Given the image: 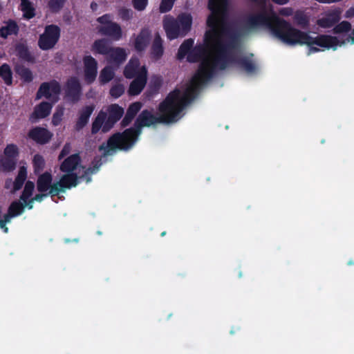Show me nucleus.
I'll list each match as a JSON object with an SVG mask.
<instances>
[{"mask_svg":"<svg viewBox=\"0 0 354 354\" xmlns=\"http://www.w3.org/2000/svg\"><path fill=\"white\" fill-rule=\"evenodd\" d=\"M114 75L115 73L113 69L109 66H105L100 71L99 81L101 84H106L113 80Z\"/></svg>","mask_w":354,"mask_h":354,"instance_id":"obj_32","label":"nucleus"},{"mask_svg":"<svg viewBox=\"0 0 354 354\" xmlns=\"http://www.w3.org/2000/svg\"><path fill=\"white\" fill-rule=\"evenodd\" d=\"M19 30V28L17 22L14 20L10 19L6 23V26H2L0 28V36L2 38L6 39L9 35H17Z\"/></svg>","mask_w":354,"mask_h":354,"instance_id":"obj_26","label":"nucleus"},{"mask_svg":"<svg viewBox=\"0 0 354 354\" xmlns=\"http://www.w3.org/2000/svg\"><path fill=\"white\" fill-rule=\"evenodd\" d=\"M134 118H135V116L126 112L124 118H122V120L120 122V128L123 129V128L128 127L132 122V121L133 120Z\"/></svg>","mask_w":354,"mask_h":354,"instance_id":"obj_48","label":"nucleus"},{"mask_svg":"<svg viewBox=\"0 0 354 354\" xmlns=\"http://www.w3.org/2000/svg\"><path fill=\"white\" fill-rule=\"evenodd\" d=\"M84 66V80L88 84L93 83L97 74V62L91 55L83 57Z\"/></svg>","mask_w":354,"mask_h":354,"instance_id":"obj_12","label":"nucleus"},{"mask_svg":"<svg viewBox=\"0 0 354 354\" xmlns=\"http://www.w3.org/2000/svg\"><path fill=\"white\" fill-rule=\"evenodd\" d=\"M6 223H0V230L3 232V233H8V227L6 226Z\"/></svg>","mask_w":354,"mask_h":354,"instance_id":"obj_53","label":"nucleus"},{"mask_svg":"<svg viewBox=\"0 0 354 354\" xmlns=\"http://www.w3.org/2000/svg\"><path fill=\"white\" fill-rule=\"evenodd\" d=\"M251 1L261 5L262 8L259 12L249 14L244 18L242 29L246 33L265 27L271 32L273 36L283 43L290 45L306 44L308 46L309 55L320 50L318 48L313 46L314 45L326 49L336 50L337 46L345 44L344 41L340 42L336 37L328 35H319L313 37L307 32L293 28L290 22L278 17L272 8L268 11L266 8V0Z\"/></svg>","mask_w":354,"mask_h":354,"instance_id":"obj_3","label":"nucleus"},{"mask_svg":"<svg viewBox=\"0 0 354 354\" xmlns=\"http://www.w3.org/2000/svg\"><path fill=\"white\" fill-rule=\"evenodd\" d=\"M142 107V103L140 102H135L129 104V107L127 109V113L133 115V116H136L138 112Z\"/></svg>","mask_w":354,"mask_h":354,"instance_id":"obj_42","label":"nucleus"},{"mask_svg":"<svg viewBox=\"0 0 354 354\" xmlns=\"http://www.w3.org/2000/svg\"><path fill=\"white\" fill-rule=\"evenodd\" d=\"M26 177L27 172L26 169L24 167H21L13 183V189L15 191H18L22 187Z\"/></svg>","mask_w":354,"mask_h":354,"instance_id":"obj_34","label":"nucleus"},{"mask_svg":"<svg viewBox=\"0 0 354 354\" xmlns=\"http://www.w3.org/2000/svg\"><path fill=\"white\" fill-rule=\"evenodd\" d=\"M65 97L73 103L77 102L81 96L82 86L76 77H70L65 85Z\"/></svg>","mask_w":354,"mask_h":354,"instance_id":"obj_11","label":"nucleus"},{"mask_svg":"<svg viewBox=\"0 0 354 354\" xmlns=\"http://www.w3.org/2000/svg\"><path fill=\"white\" fill-rule=\"evenodd\" d=\"M97 21L100 23L101 26H106L108 24L111 22V15L109 14H104L97 19Z\"/></svg>","mask_w":354,"mask_h":354,"instance_id":"obj_50","label":"nucleus"},{"mask_svg":"<svg viewBox=\"0 0 354 354\" xmlns=\"http://www.w3.org/2000/svg\"><path fill=\"white\" fill-rule=\"evenodd\" d=\"M62 115L63 113H55L53 115V118H52V124L54 125V126H57L59 124V123L61 122L62 121Z\"/></svg>","mask_w":354,"mask_h":354,"instance_id":"obj_51","label":"nucleus"},{"mask_svg":"<svg viewBox=\"0 0 354 354\" xmlns=\"http://www.w3.org/2000/svg\"><path fill=\"white\" fill-rule=\"evenodd\" d=\"M164 28L165 30L167 37L170 40L183 36V32L179 27L178 21L174 19H170L164 21Z\"/></svg>","mask_w":354,"mask_h":354,"instance_id":"obj_17","label":"nucleus"},{"mask_svg":"<svg viewBox=\"0 0 354 354\" xmlns=\"http://www.w3.org/2000/svg\"><path fill=\"white\" fill-rule=\"evenodd\" d=\"M32 165L35 173L41 172L45 167V160L44 157L39 153L35 154L32 159Z\"/></svg>","mask_w":354,"mask_h":354,"instance_id":"obj_36","label":"nucleus"},{"mask_svg":"<svg viewBox=\"0 0 354 354\" xmlns=\"http://www.w3.org/2000/svg\"><path fill=\"white\" fill-rule=\"evenodd\" d=\"M351 39V44H354V29L351 31V36L348 38V40Z\"/></svg>","mask_w":354,"mask_h":354,"instance_id":"obj_56","label":"nucleus"},{"mask_svg":"<svg viewBox=\"0 0 354 354\" xmlns=\"http://www.w3.org/2000/svg\"><path fill=\"white\" fill-rule=\"evenodd\" d=\"M194 39L192 38L185 39L180 46L178 53H177V59L179 60H182L187 55L188 56L189 53H190L193 46H194Z\"/></svg>","mask_w":354,"mask_h":354,"instance_id":"obj_29","label":"nucleus"},{"mask_svg":"<svg viewBox=\"0 0 354 354\" xmlns=\"http://www.w3.org/2000/svg\"><path fill=\"white\" fill-rule=\"evenodd\" d=\"M164 53V47H163V41L157 32L155 35L153 41L152 42L151 48V55L153 59L155 60L160 59Z\"/></svg>","mask_w":354,"mask_h":354,"instance_id":"obj_20","label":"nucleus"},{"mask_svg":"<svg viewBox=\"0 0 354 354\" xmlns=\"http://www.w3.org/2000/svg\"><path fill=\"white\" fill-rule=\"evenodd\" d=\"M147 81V70L142 66L134 80L131 82L128 94L131 96L139 95L144 89Z\"/></svg>","mask_w":354,"mask_h":354,"instance_id":"obj_10","label":"nucleus"},{"mask_svg":"<svg viewBox=\"0 0 354 354\" xmlns=\"http://www.w3.org/2000/svg\"><path fill=\"white\" fill-rule=\"evenodd\" d=\"M118 15L123 21H129L132 18L133 11L129 8H122L118 10Z\"/></svg>","mask_w":354,"mask_h":354,"instance_id":"obj_45","label":"nucleus"},{"mask_svg":"<svg viewBox=\"0 0 354 354\" xmlns=\"http://www.w3.org/2000/svg\"><path fill=\"white\" fill-rule=\"evenodd\" d=\"M97 7H98V6H97V3H95V1L91 2V8L93 11L96 10H97Z\"/></svg>","mask_w":354,"mask_h":354,"instance_id":"obj_55","label":"nucleus"},{"mask_svg":"<svg viewBox=\"0 0 354 354\" xmlns=\"http://www.w3.org/2000/svg\"><path fill=\"white\" fill-rule=\"evenodd\" d=\"M280 14L285 16L290 15L292 10L290 8H283L280 10Z\"/></svg>","mask_w":354,"mask_h":354,"instance_id":"obj_52","label":"nucleus"},{"mask_svg":"<svg viewBox=\"0 0 354 354\" xmlns=\"http://www.w3.org/2000/svg\"><path fill=\"white\" fill-rule=\"evenodd\" d=\"M4 154L6 158H15L19 154L17 147L14 144L8 145L4 149Z\"/></svg>","mask_w":354,"mask_h":354,"instance_id":"obj_39","label":"nucleus"},{"mask_svg":"<svg viewBox=\"0 0 354 354\" xmlns=\"http://www.w3.org/2000/svg\"><path fill=\"white\" fill-rule=\"evenodd\" d=\"M12 75L11 67L8 64L4 63L0 66V77L7 86L12 84Z\"/></svg>","mask_w":354,"mask_h":354,"instance_id":"obj_31","label":"nucleus"},{"mask_svg":"<svg viewBox=\"0 0 354 354\" xmlns=\"http://www.w3.org/2000/svg\"><path fill=\"white\" fill-rule=\"evenodd\" d=\"M140 61L137 57H132L129 61L124 69V75L127 79L136 77L138 72L140 71Z\"/></svg>","mask_w":354,"mask_h":354,"instance_id":"obj_22","label":"nucleus"},{"mask_svg":"<svg viewBox=\"0 0 354 354\" xmlns=\"http://www.w3.org/2000/svg\"><path fill=\"white\" fill-rule=\"evenodd\" d=\"M2 167L3 170L10 171L15 169L16 167V162L14 158H6L2 161Z\"/></svg>","mask_w":354,"mask_h":354,"instance_id":"obj_44","label":"nucleus"},{"mask_svg":"<svg viewBox=\"0 0 354 354\" xmlns=\"http://www.w3.org/2000/svg\"><path fill=\"white\" fill-rule=\"evenodd\" d=\"M71 144L68 143V142H66L62 151H60L59 154V156H58V160H61L62 159H63L64 157H66V156H68L70 152H71Z\"/></svg>","mask_w":354,"mask_h":354,"instance_id":"obj_49","label":"nucleus"},{"mask_svg":"<svg viewBox=\"0 0 354 354\" xmlns=\"http://www.w3.org/2000/svg\"><path fill=\"white\" fill-rule=\"evenodd\" d=\"M342 10L337 8L325 12L324 16L317 20V24L323 28H329L338 23L341 19Z\"/></svg>","mask_w":354,"mask_h":354,"instance_id":"obj_13","label":"nucleus"},{"mask_svg":"<svg viewBox=\"0 0 354 354\" xmlns=\"http://www.w3.org/2000/svg\"><path fill=\"white\" fill-rule=\"evenodd\" d=\"M124 114V109L118 104H111L107 106L106 111H100L95 118L92 126L91 133L95 135L100 129L103 133L109 132Z\"/></svg>","mask_w":354,"mask_h":354,"instance_id":"obj_5","label":"nucleus"},{"mask_svg":"<svg viewBox=\"0 0 354 354\" xmlns=\"http://www.w3.org/2000/svg\"><path fill=\"white\" fill-rule=\"evenodd\" d=\"M274 3L279 4V5H284L287 3L289 0H272Z\"/></svg>","mask_w":354,"mask_h":354,"instance_id":"obj_54","label":"nucleus"},{"mask_svg":"<svg viewBox=\"0 0 354 354\" xmlns=\"http://www.w3.org/2000/svg\"><path fill=\"white\" fill-rule=\"evenodd\" d=\"M205 42L206 45L209 46L214 53V56L212 57V59L207 57V48L205 45L203 44H197L196 46L193 47L190 53H189L188 56L187 57V62L190 63H196L201 62L197 72L192 79L190 85L185 90L188 91L189 88L193 89L194 91V99L196 97L201 85L211 79H205L199 74L200 66L202 62L204 60L208 59L212 64L213 59L215 55L214 50L212 48L211 45L206 41L205 39Z\"/></svg>","mask_w":354,"mask_h":354,"instance_id":"obj_6","label":"nucleus"},{"mask_svg":"<svg viewBox=\"0 0 354 354\" xmlns=\"http://www.w3.org/2000/svg\"><path fill=\"white\" fill-rule=\"evenodd\" d=\"M66 0H49L48 8L53 13L59 12L64 7Z\"/></svg>","mask_w":354,"mask_h":354,"instance_id":"obj_37","label":"nucleus"},{"mask_svg":"<svg viewBox=\"0 0 354 354\" xmlns=\"http://www.w3.org/2000/svg\"><path fill=\"white\" fill-rule=\"evenodd\" d=\"M98 31L102 35L109 37L115 41L120 40L122 36L121 26L114 21L110 22L106 26H100Z\"/></svg>","mask_w":354,"mask_h":354,"instance_id":"obj_14","label":"nucleus"},{"mask_svg":"<svg viewBox=\"0 0 354 354\" xmlns=\"http://www.w3.org/2000/svg\"><path fill=\"white\" fill-rule=\"evenodd\" d=\"M17 56L22 61L29 63H35V58L31 54L26 44L19 43L15 47Z\"/></svg>","mask_w":354,"mask_h":354,"instance_id":"obj_23","label":"nucleus"},{"mask_svg":"<svg viewBox=\"0 0 354 354\" xmlns=\"http://www.w3.org/2000/svg\"><path fill=\"white\" fill-rule=\"evenodd\" d=\"M124 93V87L121 84H117L115 85H113L109 91L110 95L115 99L122 96Z\"/></svg>","mask_w":354,"mask_h":354,"instance_id":"obj_41","label":"nucleus"},{"mask_svg":"<svg viewBox=\"0 0 354 354\" xmlns=\"http://www.w3.org/2000/svg\"><path fill=\"white\" fill-rule=\"evenodd\" d=\"M208 8L212 12L207 19L209 30L205 32V39L214 52L212 64L208 59L204 60L199 74L205 79L212 78L216 70L223 71L230 64H236L247 73L256 72L255 63L246 57L236 59L233 50L240 44V34L231 31L226 24L228 0H209Z\"/></svg>","mask_w":354,"mask_h":354,"instance_id":"obj_1","label":"nucleus"},{"mask_svg":"<svg viewBox=\"0 0 354 354\" xmlns=\"http://www.w3.org/2000/svg\"><path fill=\"white\" fill-rule=\"evenodd\" d=\"M53 177L50 172L46 171L41 174L37 181V189L39 192H50L53 187Z\"/></svg>","mask_w":354,"mask_h":354,"instance_id":"obj_19","label":"nucleus"},{"mask_svg":"<svg viewBox=\"0 0 354 354\" xmlns=\"http://www.w3.org/2000/svg\"><path fill=\"white\" fill-rule=\"evenodd\" d=\"M95 108L94 104H90L84 106L80 110L78 118L75 124V131H80L86 126Z\"/></svg>","mask_w":354,"mask_h":354,"instance_id":"obj_15","label":"nucleus"},{"mask_svg":"<svg viewBox=\"0 0 354 354\" xmlns=\"http://www.w3.org/2000/svg\"><path fill=\"white\" fill-rule=\"evenodd\" d=\"M49 194L48 193L45 194L44 192L36 194L33 198H30L28 203H26V206L28 207V209L32 208V203L34 201L37 202H41L44 199V198L48 196Z\"/></svg>","mask_w":354,"mask_h":354,"instance_id":"obj_46","label":"nucleus"},{"mask_svg":"<svg viewBox=\"0 0 354 354\" xmlns=\"http://www.w3.org/2000/svg\"><path fill=\"white\" fill-rule=\"evenodd\" d=\"M80 162L81 157L79 153L72 154L62 162L59 169L64 173H74Z\"/></svg>","mask_w":354,"mask_h":354,"instance_id":"obj_16","label":"nucleus"},{"mask_svg":"<svg viewBox=\"0 0 354 354\" xmlns=\"http://www.w3.org/2000/svg\"><path fill=\"white\" fill-rule=\"evenodd\" d=\"M35 189V183L30 180H28L26 184L24 189L22 192V194L20 196L21 201L26 205V203L29 201L30 199V196L32 194V192Z\"/></svg>","mask_w":354,"mask_h":354,"instance_id":"obj_33","label":"nucleus"},{"mask_svg":"<svg viewBox=\"0 0 354 354\" xmlns=\"http://www.w3.org/2000/svg\"><path fill=\"white\" fill-rule=\"evenodd\" d=\"M133 8L138 11L144 10L147 4L148 0H132Z\"/></svg>","mask_w":354,"mask_h":354,"instance_id":"obj_47","label":"nucleus"},{"mask_svg":"<svg viewBox=\"0 0 354 354\" xmlns=\"http://www.w3.org/2000/svg\"><path fill=\"white\" fill-rule=\"evenodd\" d=\"M73 242H75V243H77L79 241V239H74L73 240H72ZM64 242L66 243H69L71 242V240H70L69 239H66L64 240Z\"/></svg>","mask_w":354,"mask_h":354,"instance_id":"obj_57","label":"nucleus"},{"mask_svg":"<svg viewBox=\"0 0 354 354\" xmlns=\"http://www.w3.org/2000/svg\"><path fill=\"white\" fill-rule=\"evenodd\" d=\"M15 71L24 83H30L33 80L32 71L22 64L16 65Z\"/></svg>","mask_w":354,"mask_h":354,"instance_id":"obj_27","label":"nucleus"},{"mask_svg":"<svg viewBox=\"0 0 354 354\" xmlns=\"http://www.w3.org/2000/svg\"><path fill=\"white\" fill-rule=\"evenodd\" d=\"M175 0H162L160 4V11L162 13H165L170 11L174 6Z\"/></svg>","mask_w":354,"mask_h":354,"instance_id":"obj_43","label":"nucleus"},{"mask_svg":"<svg viewBox=\"0 0 354 354\" xmlns=\"http://www.w3.org/2000/svg\"><path fill=\"white\" fill-rule=\"evenodd\" d=\"M53 133L48 129L42 127H35L30 129L28 133V138L38 145L48 144L53 138Z\"/></svg>","mask_w":354,"mask_h":354,"instance_id":"obj_9","label":"nucleus"},{"mask_svg":"<svg viewBox=\"0 0 354 354\" xmlns=\"http://www.w3.org/2000/svg\"><path fill=\"white\" fill-rule=\"evenodd\" d=\"M108 56L110 62L120 65L126 60L127 55L124 48L120 47H111Z\"/></svg>","mask_w":354,"mask_h":354,"instance_id":"obj_24","label":"nucleus"},{"mask_svg":"<svg viewBox=\"0 0 354 354\" xmlns=\"http://www.w3.org/2000/svg\"><path fill=\"white\" fill-rule=\"evenodd\" d=\"M151 30L147 28H142L135 39L134 47L138 52L143 51L149 43Z\"/></svg>","mask_w":354,"mask_h":354,"instance_id":"obj_18","label":"nucleus"},{"mask_svg":"<svg viewBox=\"0 0 354 354\" xmlns=\"http://www.w3.org/2000/svg\"><path fill=\"white\" fill-rule=\"evenodd\" d=\"M179 27L183 32V36H185L191 30L192 17L190 14L182 13L178 15L177 19Z\"/></svg>","mask_w":354,"mask_h":354,"instance_id":"obj_25","label":"nucleus"},{"mask_svg":"<svg viewBox=\"0 0 354 354\" xmlns=\"http://www.w3.org/2000/svg\"><path fill=\"white\" fill-rule=\"evenodd\" d=\"M161 84L162 81L160 78L152 80L147 91V95L149 97H151L153 95L157 94L160 88Z\"/></svg>","mask_w":354,"mask_h":354,"instance_id":"obj_35","label":"nucleus"},{"mask_svg":"<svg viewBox=\"0 0 354 354\" xmlns=\"http://www.w3.org/2000/svg\"><path fill=\"white\" fill-rule=\"evenodd\" d=\"M61 93V85L57 80H51L48 82H43L40 84L36 94V98L45 97L50 102H41L37 105L33 112L30 114L29 120L35 123L38 119L45 118L51 112L53 105L59 100V95Z\"/></svg>","mask_w":354,"mask_h":354,"instance_id":"obj_4","label":"nucleus"},{"mask_svg":"<svg viewBox=\"0 0 354 354\" xmlns=\"http://www.w3.org/2000/svg\"><path fill=\"white\" fill-rule=\"evenodd\" d=\"M295 20L297 24L302 27L308 26L309 24L308 17L302 12H297L295 15Z\"/></svg>","mask_w":354,"mask_h":354,"instance_id":"obj_40","label":"nucleus"},{"mask_svg":"<svg viewBox=\"0 0 354 354\" xmlns=\"http://www.w3.org/2000/svg\"><path fill=\"white\" fill-rule=\"evenodd\" d=\"M60 28L55 24L47 25L44 32L39 35L38 46L42 50L52 49L58 42L60 37Z\"/></svg>","mask_w":354,"mask_h":354,"instance_id":"obj_7","label":"nucleus"},{"mask_svg":"<svg viewBox=\"0 0 354 354\" xmlns=\"http://www.w3.org/2000/svg\"><path fill=\"white\" fill-rule=\"evenodd\" d=\"M194 91L189 88L181 91L175 88L169 92L159 104L158 110L160 115H156L151 111L142 110L137 117L133 127L126 129L122 133L113 134L107 140L106 147L100 146V150H104V156L110 155L111 151L129 150L137 141L142 127H149L156 124H170L177 122L182 117V112L194 100Z\"/></svg>","mask_w":354,"mask_h":354,"instance_id":"obj_2","label":"nucleus"},{"mask_svg":"<svg viewBox=\"0 0 354 354\" xmlns=\"http://www.w3.org/2000/svg\"><path fill=\"white\" fill-rule=\"evenodd\" d=\"M165 234H166V232H163L161 233V236H165Z\"/></svg>","mask_w":354,"mask_h":354,"instance_id":"obj_58","label":"nucleus"},{"mask_svg":"<svg viewBox=\"0 0 354 354\" xmlns=\"http://www.w3.org/2000/svg\"><path fill=\"white\" fill-rule=\"evenodd\" d=\"M351 30V24L347 21H343L336 25L333 29L334 34H340L343 32H348Z\"/></svg>","mask_w":354,"mask_h":354,"instance_id":"obj_38","label":"nucleus"},{"mask_svg":"<svg viewBox=\"0 0 354 354\" xmlns=\"http://www.w3.org/2000/svg\"><path fill=\"white\" fill-rule=\"evenodd\" d=\"M21 10L26 19H31L35 16V8L29 0H21Z\"/></svg>","mask_w":354,"mask_h":354,"instance_id":"obj_30","label":"nucleus"},{"mask_svg":"<svg viewBox=\"0 0 354 354\" xmlns=\"http://www.w3.org/2000/svg\"><path fill=\"white\" fill-rule=\"evenodd\" d=\"M111 46H109V41L106 39H96L91 46V51L93 54L108 55Z\"/></svg>","mask_w":354,"mask_h":354,"instance_id":"obj_21","label":"nucleus"},{"mask_svg":"<svg viewBox=\"0 0 354 354\" xmlns=\"http://www.w3.org/2000/svg\"><path fill=\"white\" fill-rule=\"evenodd\" d=\"M78 184V177L75 173H66L59 181L53 183L49 192L51 197L58 196L60 193H64L66 189L75 187Z\"/></svg>","mask_w":354,"mask_h":354,"instance_id":"obj_8","label":"nucleus"},{"mask_svg":"<svg viewBox=\"0 0 354 354\" xmlns=\"http://www.w3.org/2000/svg\"><path fill=\"white\" fill-rule=\"evenodd\" d=\"M25 206L26 205L24 202H12L8 207V212L6 214L7 221H9L10 218L15 216L20 215L23 212Z\"/></svg>","mask_w":354,"mask_h":354,"instance_id":"obj_28","label":"nucleus"}]
</instances>
